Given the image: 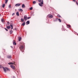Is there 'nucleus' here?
Here are the masks:
<instances>
[{"mask_svg": "<svg viewBox=\"0 0 78 78\" xmlns=\"http://www.w3.org/2000/svg\"><path fill=\"white\" fill-rule=\"evenodd\" d=\"M67 28H71V26L70 25H67Z\"/></svg>", "mask_w": 78, "mask_h": 78, "instance_id": "9b49d317", "label": "nucleus"}, {"mask_svg": "<svg viewBox=\"0 0 78 78\" xmlns=\"http://www.w3.org/2000/svg\"><path fill=\"white\" fill-rule=\"evenodd\" d=\"M12 69H14V70H15V66H13L12 65H10Z\"/></svg>", "mask_w": 78, "mask_h": 78, "instance_id": "39448f33", "label": "nucleus"}, {"mask_svg": "<svg viewBox=\"0 0 78 78\" xmlns=\"http://www.w3.org/2000/svg\"><path fill=\"white\" fill-rule=\"evenodd\" d=\"M26 23H27V24H30V21H27L26 22Z\"/></svg>", "mask_w": 78, "mask_h": 78, "instance_id": "a211bd4d", "label": "nucleus"}, {"mask_svg": "<svg viewBox=\"0 0 78 78\" xmlns=\"http://www.w3.org/2000/svg\"><path fill=\"white\" fill-rule=\"evenodd\" d=\"M10 26L11 27L12 30V29H13V27L12 25H11Z\"/></svg>", "mask_w": 78, "mask_h": 78, "instance_id": "6ab92c4d", "label": "nucleus"}, {"mask_svg": "<svg viewBox=\"0 0 78 78\" xmlns=\"http://www.w3.org/2000/svg\"><path fill=\"white\" fill-rule=\"evenodd\" d=\"M20 51H22V50L23 49V46L21 45L20 47Z\"/></svg>", "mask_w": 78, "mask_h": 78, "instance_id": "20e7f679", "label": "nucleus"}, {"mask_svg": "<svg viewBox=\"0 0 78 78\" xmlns=\"http://www.w3.org/2000/svg\"><path fill=\"white\" fill-rule=\"evenodd\" d=\"M14 15H15V13H13L12 14V16H14Z\"/></svg>", "mask_w": 78, "mask_h": 78, "instance_id": "473e14b6", "label": "nucleus"}, {"mask_svg": "<svg viewBox=\"0 0 78 78\" xmlns=\"http://www.w3.org/2000/svg\"><path fill=\"white\" fill-rule=\"evenodd\" d=\"M48 2V0H47Z\"/></svg>", "mask_w": 78, "mask_h": 78, "instance_id": "ea45409f", "label": "nucleus"}, {"mask_svg": "<svg viewBox=\"0 0 78 78\" xmlns=\"http://www.w3.org/2000/svg\"><path fill=\"white\" fill-rule=\"evenodd\" d=\"M15 63H16L15 62H14V63H12V62H11L10 63H8V64H9V65H10L11 64H12V65L14 64V65H15Z\"/></svg>", "mask_w": 78, "mask_h": 78, "instance_id": "6e6552de", "label": "nucleus"}, {"mask_svg": "<svg viewBox=\"0 0 78 78\" xmlns=\"http://www.w3.org/2000/svg\"><path fill=\"white\" fill-rule=\"evenodd\" d=\"M20 6V4H16L15 5L16 7H17L18 6Z\"/></svg>", "mask_w": 78, "mask_h": 78, "instance_id": "0eeeda50", "label": "nucleus"}, {"mask_svg": "<svg viewBox=\"0 0 78 78\" xmlns=\"http://www.w3.org/2000/svg\"><path fill=\"white\" fill-rule=\"evenodd\" d=\"M11 48H13L12 47V46H11Z\"/></svg>", "mask_w": 78, "mask_h": 78, "instance_id": "58836bf2", "label": "nucleus"}, {"mask_svg": "<svg viewBox=\"0 0 78 78\" xmlns=\"http://www.w3.org/2000/svg\"><path fill=\"white\" fill-rule=\"evenodd\" d=\"M24 18L25 20H27V16H24Z\"/></svg>", "mask_w": 78, "mask_h": 78, "instance_id": "1a4fd4ad", "label": "nucleus"}, {"mask_svg": "<svg viewBox=\"0 0 78 78\" xmlns=\"http://www.w3.org/2000/svg\"><path fill=\"white\" fill-rule=\"evenodd\" d=\"M7 24L8 25H9V22H7Z\"/></svg>", "mask_w": 78, "mask_h": 78, "instance_id": "f704fd0d", "label": "nucleus"}, {"mask_svg": "<svg viewBox=\"0 0 78 78\" xmlns=\"http://www.w3.org/2000/svg\"><path fill=\"white\" fill-rule=\"evenodd\" d=\"M3 67L2 66V65H0V68H3Z\"/></svg>", "mask_w": 78, "mask_h": 78, "instance_id": "cd10ccee", "label": "nucleus"}, {"mask_svg": "<svg viewBox=\"0 0 78 78\" xmlns=\"http://www.w3.org/2000/svg\"><path fill=\"white\" fill-rule=\"evenodd\" d=\"M20 11H21V12H22L23 11V10H22V9H20Z\"/></svg>", "mask_w": 78, "mask_h": 78, "instance_id": "c85d7f7f", "label": "nucleus"}, {"mask_svg": "<svg viewBox=\"0 0 78 78\" xmlns=\"http://www.w3.org/2000/svg\"><path fill=\"white\" fill-rule=\"evenodd\" d=\"M21 20L22 22H24V20L23 18H22Z\"/></svg>", "mask_w": 78, "mask_h": 78, "instance_id": "aec40b11", "label": "nucleus"}, {"mask_svg": "<svg viewBox=\"0 0 78 78\" xmlns=\"http://www.w3.org/2000/svg\"><path fill=\"white\" fill-rule=\"evenodd\" d=\"M7 28L8 29H9V28H11V27H10V26H9L7 27Z\"/></svg>", "mask_w": 78, "mask_h": 78, "instance_id": "412c9836", "label": "nucleus"}, {"mask_svg": "<svg viewBox=\"0 0 78 78\" xmlns=\"http://www.w3.org/2000/svg\"><path fill=\"white\" fill-rule=\"evenodd\" d=\"M33 4H36V2L35 1H33Z\"/></svg>", "mask_w": 78, "mask_h": 78, "instance_id": "f3484780", "label": "nucleus"}, {"mask_svg": "<svg viewBox=\"0 0 78 78\" xmlns=\"http://www.w3.org/2000/svg\"><path fill=\"white\" fill-rule=\"evenodd\" d=\"M8 0H6V1H5V3L6 4V3H8Z\"/></svg>", "mask_w": 78, "mask_h": 78, "instance_id": "a878e982", "label": "nucleus"}, {"mask_svg": "<svg viewBox=\"0 0 78 78\" xmlns=\"http://www.w3.org/2000/svg\"><path fill=\"white\" fill-rule=\"evenodd\" d=\"M7 58L8 59H11V58H12V56L10 55H7Z\"/></svg>", "mask_w": 78, "mask_h": 78, "instance_id": "7ed1b4c3", "label": "nucleus"}, {"mask_svg": "<svg viewBox=\"0 0 78 78\" xmlns=\"http://www.w3.org/2000/svg\"><path fill=\"white\" fill-rule=\"evenodd\" d=\"M11 5H9V8H11Z\"/></svg>", "mask_w": 78, "mask_h": 78, "instance_id": "c756f323", "label": "nucleus"}, {"mask_svg": "<svg viewBox=\"0 0 78 78\" xmlns=\"http://www.w3.org/2000/svg\"><path fill=\"white\" fill-rule=\"evenodd\" d=\"M19 41H20L22 40V37H18Z\"/></svg>", "mask_w": 78, "mask_h": 78, "instance_id": "9d476101", "label": "nucleus"}, {"mask_svg": "<svg viewBox=\"0 0 78 78\" xmlns=\"http://www.w3.org/2000/svg\"><path fill=\"white\" fill-rule=\"evenodd\" d=\"M16 14L18 16H19V12H17Z\"/></svg>", "mask_w": 78, "mask_h": 78, "instance_id": "2eb2a0df", "label": "nucleus"}, {"mask_svg": "<svg viewBox=\"0 0 78 78\" xmlns=\"http://www.w3.org/2000/svg\"><path fill=\"white\" fill-rule=\"evenodd\" d=\"M43 0H41V3H39V6H42L43 5H42L44 4V3H43Z\"/></svg>", "mask_w": 78, "mask_h": 78, "instance_id": "f257e3e1", "label": "nucleus"}, {"mask_svg": "<svg viewBox=\"0 0 78 78\" xmlns=\"http://www.w3.org/2000/svg\"><path fill=\"white\" fill-rule=\"evenodd\" d=\"M13 45H16V42H13Z\"/></svg>", "mask_w": 78, "mask_h": 78, "instance_id": "dca6fc26", "label": "nucleus"}, {"mask_svg": "<svg viewBox=\"0 0 78 78\" xmlns=\"http://www.w3.org/2000/svg\"><path fill=\"white\" fill-rule=\"evenodd\" d=\"M1 21H2V22H4V20L2 19L1 20Z\"/></svg>", "mask_w": 78, "mask_h": 78, "instance_id": "bb28decb", "label": "nucleus"}, {"mask_svg": "<svg viewBox=\"0 0 78 78\" xmlns=\"http://www.w3.org/2000/svg\"><path fill=\"white\" fill-rule=\"evenodd\" d=\"M78 36V34H77Z\"/></svg>", "mask_w": 78, "mask_h": 78, "instance_id": "a19ab883", "label": "nucleus"}, {"mask_svg": "<svg viewBox=\"0 0 78 78\" xmlns=\"http://www.w3.org/2000/svg\"><path fill=\"white\" fill-rule=\"evenodd\" d=\"M57 16L59 17H61V16H60V15H59V14H58Z\"/></svg>", "mask_w": 78, "mask_h": 78, "instance_id": "b1692460", "label": "nucleus"}, {"mask_svg": "<svg viewBox=\"0 0 78 78\" xmlns=\"http://www.w3.org/2000/svg\"><path fill=\"white\" fill-rule=\"evenodd\" d=\"M2 68L3 69V70H4V72L5 73H6V68H5V67H2Z\"/></svg>", "mask_w": 78, "mask_h": 78, "instance_id": "423d86ee", "label": "nucleus"}, {"mask_svg": "<svg viewBox=\"0 0 78 78\" xmlns=\"http://www.w3.org/2000/svg\"><path fill=\"white\" fill-rule=\"evenodd\" d=\"M5 69L7 70H8L9 71H10V70L8 68H7L6 67H5Z\"/></svg>", "mask_w": 78, "mask_h": 78, "instance_id": "ddd939ff", "label": "nucleus"}, {"mask_svg": "<svg viewBox=\"0 0 78 78\" xmlns=\"http://www.w3.org/2000/svg\"><path fill=\"white\" fill-rule=\"evenodd\" d=\"M47 17L48 18H50V19H51V18H53V15L50 14H49L48 15Z\"/></svg>", "mask_w": 78, "mask_h": 78, "instance_id": "f03ea898", "label": "nucleus"}, {"mask_svg": "<svg viewBox=\"0 0 78 78\" xmlns=\"http://www.w3.org/2000/svg\"><path fill=\"white\" fill-rule=\"evenodd\" d=\"M31 18V17H27V19H30Z\"/></svg>", "mask_w": 78, "mask_h": 78, "instance_id": "2f4dec72", "label": "nucleus"}, {"mask_svg": "<svg viewBox=\"0 0 78 78\" xmlns=\"http://www.w3.org/2000/svg\"><path fill=\"white\" fill-rule=\"evenodd\" d=\"M5 30H6V31H8V30L6 29V28H5Z\"/></svg>", "mask_w": 78, "mask_h": 78, "instance_id": "e433bc0d", "label": "nucleus"}, {"mask_svg": "<svg viewBox=\"0 0 78 78\" xmlns=\"http://www.w3.org/2000/svg\"><path fill=\"white\" fill-rule=\"evenodd\" d=\"M58 20L59 22H61V19H58Z\"/></svg>", "mask_w": 78, "mask_h": 78, "instance_id": "5701e85b", "label": "nucleus"}, {"mask_svg": "<svg viewBox=\"0 0 78 78\" xmlns=\"http://www.w3.org/2000/svg\"><path fill=\"white\" fill-rule=\"evenodd\" d=\"M75 0H73V2H75Z\"/></svg>", "mask_w": 78, "mask_h": 78, "instance_id": "c9c22d12", "label": "nucleus"}, {"mask_svg": "<svg viewBox=\"0 0 78 78\" xmlns=\"http://www.w3.org/2000/svg\"><path fill=\"white\" fill-rule=\"evenodd\" d=\"M25 25V22H24L23 23H22V26H24Z\"/></svg>", "mask_w": 78, "mask_h": 78, "instance_id": "4468645a", "label": "nucleus"}, {"mask_svg": "<svg viewBox=\"0 0 78 78\" xmlns=\"http://www.w3.org/2000/svg\"><path fill=\"white\" fill-rule=\"evenodd\" d=\"M32 9H33V7H31V8L30 9V10H32Z\"/></svg>", "mask_w": 78, "mask_h": 78, "instance_id": "7c9ffc66", "label": "nucleus"}, {"mask_svg": "<svg viewBox=\"0 0 78 78\" xmlns=\"http://www.w3.org/2000/svg\"><path fill=\"white\" fill-rule=\"evenodd\" d=\"M10 34H12V30H11L10 31Z\"/></svg>", "mask_w": 78, "mask_h": 78, "instance_id": "393cba45", "label": "nucleus"}, {"mask_svg": "<svg viewBox=\"0 0 78 78\" xmlns=\"http://www.w3.org/2000/svg\"><path fill=\"white\" fill-rule=\"evenodd\" d=\"M38 2H41V0H38Z\"/></svg>", "mask_w": 78, "mask_h": 78, "instance_id": "72a5a7b5", "label": "nucleus"}, {"mask_svg": "<svg viewBox=\"0 0 78 78\" xmlns=\"http://www.w3.org/2000/svg\"><path fill=\"white\" fill-rule=\"evenodd\" d=\"M5 4H2V7L3 8H5Z\"/></svg>", "mask_w": 78, "mask_h": 78, "instance_id": "4be33fe9", "label": "nucleus"}, {"mask_svg": "<svg viewBox=\"0 0 78 78\" xmlns=\"http://www.w3.org/2000/svg\"><path fill=\"white\" fill-rule=\"evenodd\" d=\"M13 78H15V77H14V76H13Z\"/></svg>", "mask_w": 78, "mask_h": 78, "instance_id": "4c0bfd02", "label": "nucleus"}, {"mask_svg": "<svg viewBox=\"0 0 78 78\" xmlns=\"http://www.w3.org/2000/svg\"><path fill=\"white\" fill-rule=\"evenodd\" d=\"M22 7L23 8H25V5L24 4H23L22 5Z\"/></svg>", "mask_w": 78, "mask_h": 78, "instance_id": "f8f14e48", "label": "nucleus"}]
</instances>
